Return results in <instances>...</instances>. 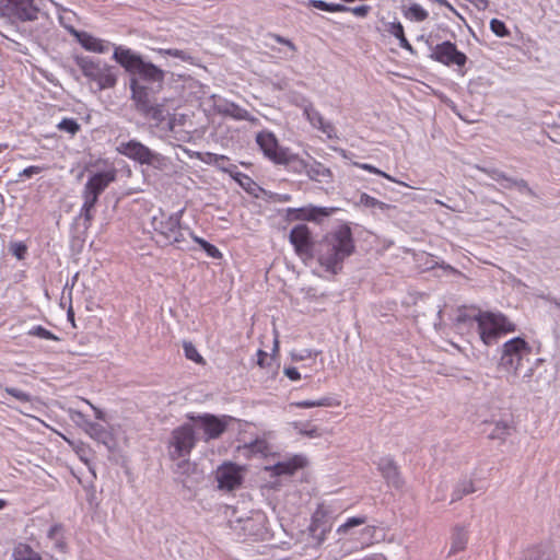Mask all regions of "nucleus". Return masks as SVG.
<instances>
[{"mask_svg":"<svg viewBox=\"0 0 560 560\" xmlns=\"http://www.w3.org/2000/svg\"><path fill=\"white\" fill-rule=\"evenodd\" d=\"M130 90L133 107L142 117L154 121L155 127L163 131H174L177 119L173 114L175 106L172 100H159L156 93L160 90L139 82L137 78H130Z\"/></svg>","mask_w":560,"mask_h":560,"instance_id":"obj_1","label":"nucleus"},{"mask_svg":"<svg viewBox=\"0 0 560 560\" xmlns=\"http://www.w3.org/2000/svg\"><path fill=\"white\" fill-rule=\"evenodd\" d=\"M354 250L352 234L349 228H340L337 232L326 235L315 245L317 261L326 271L334 275L342 269V264Z\"/></svg>","mask_w":560,"mask_h":560,"instance_id":"obj_2","label":"nucleus"},{"mask_svg":"<svg viewBox=\"0 0 560 560\" xmlns=\"http://www.w3.org/2000/svg\"><path fill=\"white\" fill-rule=\"evenodd\" d=\"M532 347L521 337L510 339L503 345L499 368L511 375L509 380L515 383L517 377L529 382L533 376V366L529 364Z\"/></svg>","mask_w":560,"mask_h":560,"instance_id":"obj_3","label":"nucleus"},{"mask_svg":"<svg viewBox=\"0 0 560 560\" xmlns=\"http://www.w3.org/2000/svg\"><path fill=\"white\" fill-rule=\"evenodd\" d=\"M114 60L119 63L131 77L137 78L143 84L161 90L165 79V72L152 62L145 61L141 55L130 48L116 46Z\"/></svg>","mask_w":560,"mask_h":560,"instance_id":"obj_4","label":"nucleus"},{"mask_svg":"<svg viewBox=\"0 0 560 560\" xmlns=\"http://www.w3.org/2000/svg\"><path fill=\"white\" fill-rule=\"evenodd\" d=\"M471 318L477 322L480 338L487 346L495 343L502 334L516 330L515 324L501 313L479 311Z\"/></svg>","mask_w":560,"mask_h":560,"instance_id":"obj_5","label":"nucleus"},{"mask_svg":"<svg viewBox=\"0 0 560 560\" xmlns=\"http://www.w3.org/2000/svg\"><path fill=\"white\" fill-rule=\"evenodd\" d=\"M183 210L166 215L161 213L159 217H153L152 226L156 235V242L163 245H176L183 248L182 244L186 242L185 233L189 232L180 225V217Z\"/></svg>","mask_w":560,"mask_h":560,"instance_id":"obj_6","label":"nucleus"},{"mask_svg":"<svg viewBox=\"0 0 560 560\" xmlns=\"http://www.w3.org/2000/svg\"><path fill=\"white\" fill-rule=\"evenodd\" d=\"M75 63L84 77L97 83L100 90L110 89L116 85L117 75L112 66L89 56L75 57Z\"/></svg>","mask_w":560,"mask_h":560,"instance_id":"obj_7","label":"nucleus"},{"mask_svg":"<svg viewBox=\"0 0 560 560\" xmlns=\"http://www.w3.org/2000/svg\"><path fill=\"white\" fill-rule=\"evenodd\" d=\"M197 444L195 428L191 423H184L175 428L167 442V454L172 460L188 457Z\"/></svg>","mask_w":560,"mask_h":560,"instance_id":"obj_8","label":"nucleus"},{"mask_svg":"<svg viewBox=\"0 0 560 560\" xmlns=\"http://www.w3.org/2000/svg\"><path fill=\"white\" fill-rule=\"evenodd\" d=\"M36 0H0V16L11 22H28L38 18Z\"/></svg>","mask_w":560,"mask_h":560,"instance_id":"obj_9","label":"nucleus"},{"mask_svg":"<svg viewBox=\"0 0 560 560\" xmlns=\"http://www.w3.org/2000/svg\"><path fill=\"white\" fill-rule=\"evenodd\" d=\"M187 418L196 423V427L203 432V440L219 439L228 429L229 417H218L211 413L199 416L188 415Z\"/></svg>","mask_w":560,"mask_h":560,"instance_id":"obj_10","label":"nucleus"},{"mask_svg":"<svg viewBox=\"0 0 560 560\" xmlns=\"http://www.w3.org/2000/svg\"><path fill=\"white\" fill-rule=\"evenodd\" d=\"M117 151L140 164L151 165L154 162H160L161 160V155L159 153L153 152L138 140L120 142L117 147Z\"/></svg>","mask_w":560,"mask_h":560,"instance_id":"obj_11","label":"nucleus"},{"mask_svg":"<svg viewBox=\"0 0 560 560\" xmlns=\"http://www.w3.org/2000/svg\"><path fill=\"white\" fill-rule=\"evenodd\" d=\"M291 244L294 246L296 254L303 259L314 257L315 247L312 242L311 231L305 224L295 225L289 235Z\"/></svg>","mask_w":560,"mask_h":560,"instance_id":"obj_12","label":"nucleus"},{"mask_svg":"<svg viewBox=\"0 0 560 560\" xmlns=\"http://www.w3.org/2000/svg\"><path fill=\"white\" fill-rule=\"evenodd\" d=\"M430 56L433 60L445 66L456 65L463 67L467 61L466 55L459 51L456 45L450 40L438 44Z\"/></svg>","mask_w":560,"mask_h":560,"instance_id":"obj_13","label":"nucleus"},{"mask_svg":"<svg viewBox=\"0 0 560 560\" xmlns=\"http://www.w3.org/2000/svg\"><path fill=\"white\" fill-rule=\"evenodd\" d=\"M173 468L175 479L187 489H191L194 485L202 480V472L198 469L196 463L190 462L186 457L176 459Z\"/></svg>","mask_w":560,"mask_h":560,"instance_id":"obj_14","label":"nucleus"},{"mask_svg":"<svg viewBox=\"0 0 560 560\" xmlns=\"http://www.w3.org/2000/svg\"><path fill=\"white\" fill-rule=\"evenodd\" d=\"M256 143L262 151L264 155L275 164H278L288 149L280 147L276 136L268 130L259 131L256 135Z\"/></svg>","mask_w":560,"mask_h":560,"instance_id":"obj_15","label":"nucleus"},{"mask_svg":"<svg viewBox=\"0 0 560 560\" xmlns=\"http://www.w3.org/2000/svg\"><path fill=\"white\" fill-rule=\"evenodd\" d=\"M215 479L220 489L231 491L241 486L243 476L237 465L225 463L217 469Z\"/></svg>","mask_w":560,"mask_h":560,"instance_id":"obj_16","label":"nucleus"},{"mask_svg":"<svg viewBox=\"0 0 560 560\" xmlns=\"http://www.w3.org/2000/svg\"><path fill=\"white\" fill-rule=\"evenodd\" d=\"M71 35L75 37V39L80 43V45L89 51L104 54L109 49V43L105 42L101 38H96L93 35L89 34L84 31H78L73 27L70 28Z\"/></svg>","mask_w":560,"mask_h":560,"instance_id":"obj_17","label":"nucleus"},{"mask_svg":"<svg viewBox=\"0 0 560 560\" xmlns=\"http://www.w3.org/2000/svg\"><path fill=\"white\" fill-rule=\"evenodd\" d=\"M377 467L389 486L397 489L402 486L398 467L392 457H382L377 463Z\"/></svg>","mask_w":560,"mask_h":560,"instance_id":"obj_18","label":"nucleus"},{"mask_svg":"<svg viewBox=\"0 0 560 560\" xmlns=\"http://www.w3.org/2000/svg\"><path fill=\"white\" fill-rule=\"evenodd\" d=\"M304 116L308 122L316 129L325 133L329 139L335 137V127L332 124L325 121L322 114L314 108L312 104L304 106Z\"/></svg>","mask_w":560,"mask_h":560,"instance_id":"obj_19","label":"nucleus"},{"mask_svg":"<svg viewBox=\"0 0 560 560\" xmlns=\"http://www.w3.org/2000/svg\"><path fill=\"white\" fill-rule=\"evenodd\" d=\"M115 179L116 171L108 170L93 174L84 186L100 196Z\"/></svg>","mask_w":560,"mask_h":560,"instance_id":"obj_20","label":"nucleus"},{"mask_svg":"<svg viewBox=\"0 0 560 560\" xmlns=\"http://www.w3.org/2000/svg\"><path fill=\"white\" fill-rule=\"evenodd\" d=\"M307 162L299 156L298 154L291 152L290 149H287L278 165H283L288 171L293 172L295 174L306 173Z\"/></svg>","mask_w":560,"mask_h":560,"instance_id":"obj_21","label":"nucleus"},{"mask_svg":"<svg viewBox=\"0 0 560 560\" xmlns=\"http://www.w3.org/2000/svg\"><path fill=\"white\" fill-rule=\"evenodd\" d=\"M238 452L246 457H252L256 455L266 457L271 453V446L269 445L267 440L256 439L250 443H246L243 446H240Z\"/></svg>","mask_w":560,"mask_h":560,"instance_id":"obj_22","label":"nucleus"},{"mask_svg":"<svg viewBox=\"0 0 560 560\" xmlns=\"http://www.w3.org/2000/svg\"><path fill=\"white\" fill-rule=\"evenodd\" d=\"M311 180L319 183H330L332 180L331 171L320 162L313 160L312 163L307 164L306 173Z\"/></svg>","mask_w":560,"mask_h":560,"instance_id":"obj_23","label":"nucleus"},{"mask_svg":"<svg viewBox=\"0 0 560 560\" xmlns=\"http://www.w3.org/2000/svg\"><path fill=\"white\" fill-rule=\"evenodd\" d=\"M295 212V219L315 221L319 217H329L334 213V208H324L308 206L293 210Z\"/></svg>","mask_w":560,"mask_h":560,"instance_id":"obj_24","label":"nucleus"},{"mask_svg":"<svg viewBox=\"0 0 560 560\" xmlns=\"http://www.w3.org/2000/svg\"><path fill=\"white\" fill-rule=\"evenodd\" d=\"M451 549L448 556L455 555L459 551H463L466 548L468 541V533L467 529L462 525H456L453 528L452 538H451Z\"/></svg>","mask_w":560,"mask_h":560,"instance_id":"obj_25","label":"nucleus"},{"mask_svg":"<svg viewBox=\"0 0 560 560\" xmlns=\"http://www.w3.org/2000/svg\"><path fill=\"white\" fill-rule=\"evenodd\" d=\"M303 466V458L295 456L285 462H279L271 468L272 472L277 476L293 475L296 469Z\"/></svg>","mask_w":560,"mask_h":560,"instance_id":"obj_26","label":"nucleus"},{"mask_svg":"<svg viewBox=\"0 0 560 560\" xmlns=\"http://www.w3.org/2000/svg\"><path fill=\"white\" fill-rule=\"evenodd\" d=\"M219 113L231 116L237 120H252L250 114L235 103L225 102L218 106Z\"/></svg>","mask_w":560,"mask_h":560,"instance_id":"obj_27","label":"nucleus"},{"mask_svg":"<svg viewBox=\"0 0 560 560\" xmlns=\"http://www.w3.org/2000/svg\"><path fill=\"white\" fill-rule=\"evenodd\" d=\"M476 491L474 481L471 479H462L459 480L453 492H452V500L451 502L459 501L463 497L474 493Z\"/></svg>","mask_w":560,"mask_h":560,"instance_id":"obj_28","label":"nucleus"},{"mask_svg":"<svg viewBox=\"0 0 560 560\" xmlns=\"http://www.w3.org/2000/svg\"><path fill=\"white\" fill-rule=\"evenodd\" d=\"M387 32L399 40V46L410 52H413V48L405 36L404 26L400 22L390 23Z\"/></svg>","mask_w":560,"mask_h":560,"instance_id":"obj_29","label":"nucleus"},{"mask_svg":"<svg viewBox=\"0 0 560 560\" xmlns=\"http://www.w3.org/2000/svg\"><path fill=\"white\" fill-rule=\"evenodd\" d=\"M303 4L306 8H315L327 12H345L347 10L345 4L329 3L324 0H307L304 1Z\"/></svg>","mask_w":560,"mask_h":560,"instance_id":"obj_30","label":"nucleus"},{"mask_svg":"<svg viewBox=\"0 0 560 560\" xmlns=\"http://www.w3.org/2000/svg\"><path fill=\"white\" fill-rule=\"evenodd\" d=\"M512 431L513 428L508 421H498L495 422L492 431L489 433V438L491 440L504 441L506 436L511 435Z\"/></svg>","mask_w":560,"mask_h":560,"instance_id":"obj_31","label":"nucleus"},{"mask_svg":"<svg viewBox=\"0 0 560 560\" xmlns=\"http://www.w3.org/2000/svg\"><path fill=\"white\" fill-rule=\"evenodd\" d=\"M524 560H555V555L549 549L534 547L526 551Z\"/></svg>","mask_w":560,"mask_h":560,"instance_id":"obj_32","label":"nucleus"},{"mask_svg":"<svg viewBox=\"0 0 560 560\" xmlns=\"http://www.w3.org/2000/svg\"><path fill=\"white\" fill-rule=\"evenodd\" d=\"M14 560H42L39 553L27 545H20L14 550Z\"/></svg>","mask_w":560,"mask_h":560,"instance_id":"obj_33","label":"nucleus"},{"mask_svg":"<svg viewBox=\"0 0 560 560\" xmlns=\"http://www.w3.org/2000/svg\"><path fill=\"white\" fill-rule=\"evenodd\" d=\"M405 16L415 22H422L428 19L429 13L420 4L412 3L406 11Z\"/></svg>","mask_w":560,"mask_h":560,"instance_id":"obj_34","label":"nucleus"},{"mask_svg":"<svg viewBox=\"0 0 560 560\" xmlns=\"http://www.w3.org/2000/svg\"><path fill=\"white\" fill-rule=\"evenodd\" d=\"M360 203L368 208H375L378 209L382 212L387 211L392 208L390 205L385 203L374 197L369 196L368 194H361L360 196Z\"/></svg>","mask_w":560,"mask_h":560,"instance_id":"obj_35","label":"nucleus"},{"mask_svg":"<svg viewBox=\"0 0 560 560\" xmlns=\"http://www.w3.org/2000/svg\"><path fill=\"white\" fill-rule=\"evenodd\" d=\"M318 515L319 512H316L314 514L312 524L310 525V532L314 537H317L318 542H322L324 541L325 535L329 530V528L320 524Z\"/></svg>","mask_w":560,"mask_h":560,"instance_id":"obj_36","label":"nucleus"},{"mask_svg":"<svg viewBox=\"0 0 560 560\" xmlns=\"http://www.w3.org/2000/svg\"><path fill=\"white\" fill-rule=\"evenodd\" d=\"M298 408L329 407L332 406V398L323 397L317 400H301L292 404Z\"/></svg>","mask_w":560,"mask_h":560,"instance_id":"obj_37","label":"nucleus"},{"mask_svg":"<svg viewBox=\"0 0 560 560\" xmlns=\"http://www.w3.org/2000/svg\"><path fill=\"white\" fill-rule=\"evenodd\" d=\"M189 234L192 236L194 241L201 246V248L207 253V255L211 258H221L222 254L221 252L212 244L207 242L206 240L192 235L190 232Z\"/></svg>","mask_w":560,"mask_h":560,"instance_id":"obj_38","label":"nucleus"},{"mask_svg":"<svg viewBox=\"0 0 560 560\" xmlns=\"http://www.w3.org/2000/svg\"><path fill=\"white\" fill-rule=\"evenodd\" d=\"M57 128L60 131H65L74 136L80 130V124L74 118H63L58 125Z\"/></svg>","mask_w":560,"mask_h":560,"instance_id":"obj_39","label":"nucleus"},{"mask_svg":"<svg viewBox=\"0 0 560 560\" xmlns=\"http://www.w3.org/2000/svg\"><path fill=\"white\" fill-rule=\"evenodd\" d=\"M158 52L160 55H167V56H172L174 58H178L183 61H191L192 60V57L190 56V54L186 50H182V49H176V48H170V49H158Z\"/></svg>","mask_w":560,"mask_h":560,"instance_id":"obj_40","label":"nucleus"},{"mask_svg":"<svg viewBox=\"0 0 560 560\" xmlns=\"http://www.w3.org/2000/svg\"><path fill=\"white\" fill-rule=\"evenodd\" d=\"M294 428L299 430V433L308 438H318L320 436L319 430L315 425H310L308 423L304 424L301 422L294 423Z\"/></svg>","mask_w":560,"mask_h":560,"instance_id":"obj_41","label":"nucleus"},{"mask_svg":"<svg viewBox=\"0 0 560 560\" xmlns=\"http://www.w3.org/2000/svg\"><path fill=\"white\" fill-rule=\"evenodd\" d=\"M365 522H366V517H364V516L350 517V518H348V521L345 524H342L338 527L337 533L346 534L350 528L363 525Z\"/></svg>","mask_w":560,"mask_h":560,"instance_id":"obj_42","label":"nucleus"},{"mask_svg":"<svg viewBox=\"0 0 560 560\" xmlns=\"http://www.w3.org/2000/svg\"><path fill=\"white\" fill-rule=\"evenodd\" d=\"M183 348H184L185 355L188 360H191L196 363L203 362L202 357L199 354L196 347L191 342L185 341L183 345Z\"/></svg>","mask_w":560,"mask_h":560,"instance_id":"obj_43","label":"nucleus"},{"mask_svg":"<svg viewBox=\"0 0 560 560\" xmlns=\"http://www.w3.org/2000/svg\"><path fill=\"white\" fill-rule=\"evenodd\" d=\"M490 28L499 37H505L510 34L505 23L498 19L490 21Z\"/></svg>","mask_w":560,"mask_h":560,"instance_id":"obj_44","label":"nucleus"},{"mask_svg":"<svg viewBox=\"0 0 560 560\" xmlns=\"http://www.w3.org/2000/svg\"><path fill=\"white\" fill-rule=\"evenodd\" d=\"M4 393L10 395L11 397L15 398L16 400L21 402H30L32 400V397L28 393H25L19 388L15 387H5Z\"/></svg>","mask_w":560,"mask_h":560,"instance_id":"obj_45","label":"nucleus"},{"mask_svg":"<svg viewBox=\"0 0 560 560\" xmlns=\"http://www.w3.org/2000/svg\"><path fill=\"white\" fill-rule=\"evenodd\" d=\"M28 335L35 336V337H38L42 339L58 340V337H56L51 331H49L48 329H46L45 327H43L40 325L33 327L28 331Z\"/></svg>","mask_w":560,"mask_h":560,"instance_id":"obj_46","label":"nucleus"},{"mask_svg":"<svg viewBox=\"0 0 560 560\" xmlns=\"http://www.w3.org/2000/svg\"><path fill=\"white\" fill-rule=\"evenodd\" d=\"M82 197H83V200H84L82 206H88V207L94 208L100 196L96 195L94 191H91L90 189H88L84 186V189H83V192H82Z\"/></svg>","mask_w":560,"mask_h":560,"instance_id":"obj_47","label":"nucleus"},{"mask_svg":"<svg viewBox=\"0 0 560 560\" xmlns=\"http://www.w3.org/2000/svg\"><path fill=\"white\" fill-rule=\"evenodd\" d=\"M355 166L362 168V170H365L370 173H374L376 175H380V176H383L385 178H387L388 180L390 182H396L392 176H389L388 174H386L385 172L376 168L375 166L371 165V164H366V163H354Z\"/></svg>","mask_w":560,"mask_h":560,"instance_id":"obj_48","label":"nucleus"},{"mask_svg":"<svg viewBox=\"0 0 560 560\" xmlns=\"http://www.w3.org/2000/svg\"><path fill=\"white\" fill-rule=\"evenodd\" d=\"M61 530H62V527L59 524L51 526L48 530V537L50 539H54L56 541L57 547H59V548L63 547V542L60 541Z\"/></svg>","mask_w":560,"mask_h":560,"instance_id":"obj_49","label":"nucleus"},{"mask_svg":"<svg viewBox=\"0 0 560 560\" xmlns=\"http://www.w3.org/2000/svg\"><path fill=\"white\" fill-rule=\"evenodd\" d=\"M346 11L345 12H351L353 13L355 16H359V18H365L370 11H371V7L370 5H359V7H354V8H351V7H347L346 5Z\"/></svg>","mask_w":560,"mask_h":560,"instance_id":"obj_50","label":"nucleus"},{"mask_svg":"<svg viewBox=\"0 0 560 560\" xmlns=\"http://www.w3.org/2000/svg\"><path fill=\"white\" fill-rule=\"evenodd\" d=\"M90 435L95 439H102L103 435L106 434V431L103 425L100 423H90L89 431Z\"/></svg>","mask_w":560,"mask_h":560,"instance_id":"obj_51","label":"nucleus"},{"mask_svg":"<svg viewBox=\"0 0 560 560\" xmlns=\"http://www.w3.org/2000/svg\"><path fill=\"white\" fill-rule=\"evenodd\" d=\"M515 188L523 192V194H527L529 196H535V192L533 191V189L528 186L527 182L524 180V179H518L517 180V184L515 186Z\"/></svg>","mask_w":560,"mask_h":560,"instance_id":"obj_52","label":"nucleus"},{"mask_svg":"<svg viewBox=\"0 0 560 560\" xmlns=\"http://www.w3.org/2000/svg\"><path fill=\"white\" fill-rule=\"evenodd\" d=\"M42 171H43V167L36 166V165H32V166H28V167L24 168L20 173V176L32 177L33 175L39 174Z\"/></svg>","mask_w":560,"mask_h":560,"instance_id":"obj_53","label":"nucleus"},{"mask_svg":"<svg viewBox=\"0 0 560 560\" xmlns=\"http://www.w3.org/2000/svg\"><path fill=\"white\" fill-rule=\"evenodd\" d=\"M271 38H273L277 43L279 44H283L285 46H288L292 51H296V46L288 38H284L280 35H277V34H272L270 35Z\"/></svg>","mask_w":560,"mask_h":560,"instance_id":"obj_54","label":"nucleus"},{"mask_svg":"<svg viewBox=\"0 0 560 560\" xmlns=\"http://www.w3.org/2000/svg\"><path fill=\"white\" fill-rule=\"evenodd\" d=\"M210 158H213L214 163L222 170H226V164L229 163V159L224 155H218V154H209Z\"/></svg>","mask_w":560,"mask_h":560,"instance_id":"obj_55","label":"nucleus"},{"mask_svg":"<svg viewBox=\"0 0 560 560\" xmlns=\"http://www.w3.org/2000/svg\"><path fill=\"white\" fill-rule=\"evenodd\" d=\"M26 253V246L22 243H16L13 245V254L19 258H24V255Z\"/></svg>","mask_w":560,"mask_h":560,"instance_id":"obj_56","label":"nucleus"},{"mask_svg":"<svg viewBox=\"0 0 560 560\" xmlns=\"http://www.w3.org/2000/svg\"><path fill=\"white\" fill-rule=\"evenodd\" d=\"M93 210L94 208L92 207L82 206L80 215L83 217L84 220L90 223L93 219Z\"/></svg>","mask_w":560,"mask_h":560,"instance_id":"obj_57","label":"nucleus"},{"mask_svg":"<svg viewBox=\"0 0 560 560\" xmlns=\"http://www.w3.org/2000/svg\"><path fill=\"white\" fill-rule=\"evenodd\" d=\"M284 374L291 380V381H298L301 378L300 372L296 368H285Z\"/></svg>","mask_w":560,"mask_h":560,"instance_id":"obj_58","label":"nucleus"},{"mask_svg":"<svg viewBox=\"0 0 560 560\" xmlns=\"http://www.w3.org/2000/svg\"><path fill=\"white\" fill-rule=\"evenodd\" d=\"M518 179H514L511 177L505 176L504 180L501 183L502 187L506 189L515 188Z\"/></svg>","mask_w":560,"mask_h":560,"instance_id":"obj_59","label":"nucleus"},{"mask_svg":"<svg viewBox=\"0 0 560 560\" xmlns=\"http://www.w3.org/2000/svg\"><path fill=\"white\" fill-rule=\"evenodd\" d=\"M505 176H506V175H505L504 173H502V172H500V171H498V170H493V171L491 172V177H492V179H494L495 182H498V183H500V184L504 180V177H505Z\"/></svg>","mask_w":560,"mask_h":560,"instance_id":"obj_60","label":"nucleus"},{"mask_svg":"<svg viewBox=\"0 0 560 560\" xmlns=\"http://www.w3.org/2000/svg\"><path fill=\"white\" fill-rule=\"evenodd\" d=\"M257 357V364L262 368L265 365V360L267 359V353L262 350H258Z\"/></svg>","mask_w":560,"mask_h":560,"instance_id":"obj_61","label":"nucleus"},{"mask_svg":"<svg viewBox=\"0 0 560 560\" xmlns=\"http://www.w3.org/2000/svg\"><path fill=\"white\" fill-rule=\"evenodd\" d=\"M469 2H472L474 0H468ZM489 5V0H478V3H476V7L479 10H486Z\"/></svg>","mask_w":560,"mask_h":560,"instance_id":"obj_62","label":"nucleus"},{"mask_svg":"<svg viewBox=\"0 0 560 560\" xmlns=\"http://www.w3.org/2000/svg\"><path fill=\"white\" fill-rule=\"evenodd\" d=\"M237 175L242 176V179L237 178V180L240 182V184L242 186H245V184H249L252 182V179L248 176H246V175H243V174H240V173Z\"/></svg>","mask_w":560,"mask_h":560,"instance_id":"obj_63","label":"nucleus"},{"mask_svg":"<svg viewBox=\"0 0 560 560\" xmlns=\"http://www.w3.org/2000/svg\"><path fill=\"white\" fill-rule=\"evenodd\" d=\"M547 301L553 303L558 308H560V299H556V298H552V296H546L545 298Z\"/></svg>","mask_w":560,"mask_h":560,"instance_id":"obj_64","label":"nucleus"}]
</instances>
